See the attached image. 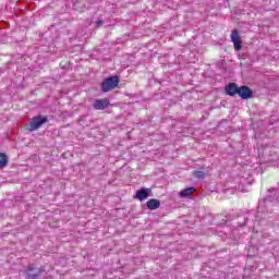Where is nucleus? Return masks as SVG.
<instances>
[{
	"label": "nucleus",
	"instance_id": "10",
	"mask_svg": "<svg viewBox=\"0 0 279 279\" xmlns=\"http://www.w3.org/2000/svg\"><path fill=\"white\" fill-rule=\"evenodd\" d=\"M195 192V187H186L180 192V197H191L193 193Z\"/></svg>",
	"mask_w": 279,
	"mask_h": 279
},
{
	"label": "nucleus",
	"instance_id": "4",
	"mask_svg": "<svg viewBox=\"0 0 279 279\" xmlns=\"http://www.w3.org/2000/svg\"><path fill=\"white\" fill-rule=\"evenodd\" d=\"M238 95L241 99H252V97H254V90H252L247 85H242L240 86Z\"/></svg>",
	"mask_w": 279,
	"mask_h": 279
},
{
	"label": "nucleus",
	"instance_id": "12",
	"mask_svg": "<svg viewBox=\"0 0 279 279\" xmlns=\"http://www.w3.org/2000/svg\"><path fill=\"white\" fill-rule=\"evenodd\" d=\"M193 175H194V178H197V180H204V178H206V172H204V171H194Z\"/></svg>",
	"mask_w": 279,
	"mask_h": 279
},
{
	"label": "nucleus",
	"instance_id": "2",
	"mask_svg": "<svg viewBox=\"0 0 279 279\" xmlns=\"http://www.w3.org/2000/svg\"><path fill=\"white\" fill-rule=\"evenodd\" d=\"M45 123H49V118L47 116H37L32 119L29 122V131L36 132V130H40Z\"/></svg>",
	"mask_w": 279,
	"mask_h": 279
},
{
	"label": "nucleus",
	"instance_id": "8",
	"mask_svg": "<svg viewBox=\"0 0 279 279\" xmlns=\"http://www.w3.org/2000/svg\"><path fill=\"white\" fill-rule=\"evenodd\" d=\"M151 193V189H141L136 191V198L140 199V202H143L147 199L149 194Z\"/></svg>",
	"mask_w": 279,
	"mask_h": 279
},
{
	"label": "nucleus",
	"instance_id": "7",
	"mask_svg": "<svg viewBox=\"0 0 279 279\" xmlns=\"http://www.w3.org/2000/svg\"><path fill=\"white\" fill-rule=\"evenodd\" d=\"M110 106L109 99H96L94 101L93 108L94 110H106Z\"/></svg>",
	"mask_w": 279,
	"mask_h": 279
},
{
	"label": "nucleus",
	"instance_id": "3",
	"mask_svg": "<svg viewBox=\"0 0 279 279\" xmlns=\"http://www.w3.org/2000/svg\"><path fill=\"white\" fill-rule=\"evenodd\" d=\"M231 43H233L235 51H241V49H243V40L241 39L238 29L231 32Z\"/></svg>",
	"mask_w": 279,
	"mask_h": 279
},
{
	"label": "nucleus",
	"instance_id": "1",
	"mask_svg": "<svg viewBox=\"0 0 279 279\" xmlns=\"http://www.w3.org/2000/svg\"><path fill=\"white\" fill-rule=\"evenodd\" d=\"M121 77L119 75H113L105 78L100 85L101 93H110L119 86Z\"/></svg>",
	"mask_w": 279,
	"mask_h": 279
},
{
	"label": "nucleus",
	"instance_id": "9",
	"mask_svg": "<svg viewBox=\"0 0 279 279\" xmlns=\"http://www.w3.org/2000/svg\"><path fill=\"white\" fill-rule=\"evenodd\" d=\"M146 206L148 210H158L160 208V201L156 198L149 199Z\"/></svg>",
	"mask_w": 279,
	"mask_h": 279
},
{
	"label": "nucleus",
	"instance_id": "5",
	"mask_svg": "<svg viewBox=\"0 0 279 279\" xmlns=\"http://www.w3.org/2000/svg\"><path fill=\"white\" fill-rule=\"evenodd\" d=\"M41 274H43V270L34 266V264H32L28 266V269H27V279H39Z\"/></svg>",
	"mask_w": 279,
	"mask_h": 279
},
{
	"label": "nucleus",
	"instance_id": "11",
	"mask_svg": "<svg viewBox=\"0 0 279 279\" xmlns=\"http://www.w3.org/2000/svg\"><path fill=\"white\" fill-rule=\"evenodd\" d=\"M8 155L0 153V169H3L4 167H8Z\"/></svg>",
	"mask_w": 279,
	"mask_h": 279
},
{
	"label": "nucleus",
	"instance_id": "6",
	"mask_svg": "<svg viewBox=\"0 0 279 279\" xmlns=\"http://www.w3.org/2000/svg\"><path fill=\"white\" fill-rule=\"evenodd\" d=\"M239 90L240 87L236 83H229L225 87L226 95H228L229 97H236V95H239Z\"/></svg>",
	"mask_w": 279,
	"mask_h": 279
},
{
	"label": "nucleus",
	"instance_id": "13",
	"mask_svg": "<svg viewBox=\"0 0 279 279\" xmlns=\"http://www.w3.org/2000/svg\"><path fill=\"white\" fill-rule=\"evenodd\" d=\"M101 25H104V22L101 20H98L96 22V27H101Z\"/></svg>",
	"mask_w": 279,
	"mask_h": 279
}]
</instances>
